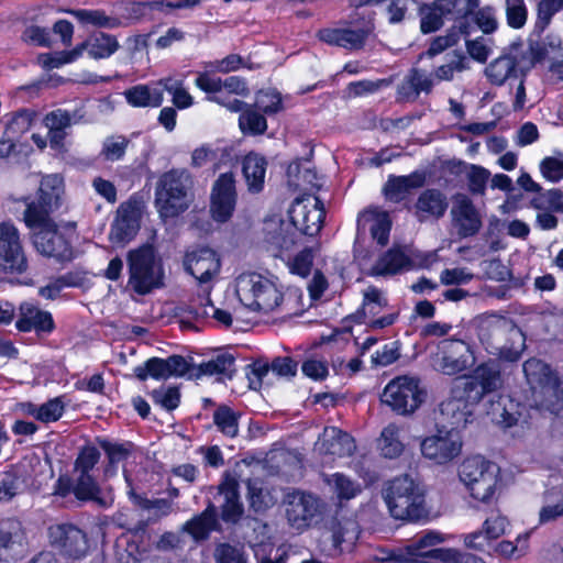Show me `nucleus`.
Returning <instances> with one entry per match:
<instances>
[{"instance_id":"f257e3e1","label":"nucleus","mask_w":563,"mask_h":563,"mask_svg":"<svg viewBox=\"0 0 563 563\" xmlns=\"http://www.w3.org/2000/svg\"><path fill=\"white\" fill-rule=\"evenodd\" d=\"M478 336L489 354L505 362H518L526 349L523 332L506 317L490 314L482 318Z\"/></svg>"},{"instance_id":"f03ea898","label":"nucleus","mask_w":563,"mask_h":563,"mask_svg":"<svg viewBox=\"0 0 563 563\" xmlns=\"http://www.w3.org/2000/svg\"><path fill=\"white\" fill-rule=\"evenodd\" d=\"M194 177L185 168L163 173L155 187V206L163 218L185 212L194 198Z\"/></svg>"},{"instance_id":"7ed1b4c3","label":"nucleus","mask_w":563,"mask_h":563,"mask_svg":"<svg viewBox=\"0 0 563 563\" xmlns=\"http://www.w3.org/2000/svg\"><path fill=\"white\" fill-rule=\"evenodd\" d=\"M382 495L395 519L418 521L428 516L423 492L408 475L386 482Z\"/></svg>"},{"instance_id":"20e7f679","label":"nucleus","mask_w":563,"mask_h":563,"mask_svg":"<svg viewBox=\"0 0 563 563\" xmlns=\"http://www.w3.org/2000/svg\"><path fill=\"white\" fill-rule=\"evenodd\" d=\"M129 286L139 295H147L164 285V269L154 246L144 244L128 252Z\"/></svg>"},{"instance_id":"39448f33","label":"nucleus","mask_w":563,"mask_h":563,"mask_svg":"<svg viewBox=\"0 0 563 563\" xmlns=\"http://www.w3.org/2000/svg\"><path fill=\"white\" fill-rule=\"evenodd\" d=\"M235 291L240 301L253 311L268 313L283 301V294L276 285L256 273L240 275Z\"/></svg>"},{"instance_id":"423d86ee","label":"nucleus","mask_w":563,"mask_h":563,"mask_svg":"<svg viewBox=\"0 0 563 563\" xmlns=\"http://www.w3.org/2000/svg\"><path fill=\"white\" fill-rule=\"evenodd\" d=\"M498 473L499 467L495 463L473 456L462 463L459 476L473 498L489 503L496 492Z\"/></svg>"},{"instance_id":"0eeeda50","label":"nucleus","mask_w":563,"mask_h":563,"mask_svg":"<svg viewBox=\"0 0 563 563\" xmlns=\"http://www.w3.org/2000/svg\"><path fill=\"white\" fill-rule=\"evenodd\" d=\"M426 397L427 393L419 386L417 378L400 376L385 387L382 401L398 415L408 416L424 402Z\"/></svg>"},{"instance_id":"6e6552de","label":"nucleus","mask_w":563,"mask_h":563,"mask_svg":"<svg viewBox=\"0 0 563 563\" xmlns=\"http://www.w3.org/2000/svg\"><path fill=\"white\" fill-rule=\"evenodd\" d=\"M431 360L437 372L449 376L463 373L475 364L470 344L459 339L440 341Z\"/></svg>"},{"instance_id":"1a4fd4ad","label":"nucleus","mask_w":563,"mask_h":563,"mask_svg":"<svg viewBox=\"0 0 563 563\" xmlns=\"http://www.w3.org/2000/svg\"><path fill=\"white\" fill-rule=\"evenodd\" d=\"M63 194V179L56 175H46L42 178L36 199L26 202L23 213L26 225H33L38 221L53 220L51 213L60 205Z\"/></svg>"},{"instance_id":"9d476101","label":"nucleus","mask_w":563,"mask_h":563,"mask_svg":"<svg viewBox=\"0 0 563 563\" xmlns=\"http://www.w3.org/2000/svg\"><path fill=\"white\" fill-rule=\"evenodd\" d=\"M445 541L442 533L428 531L412 539L408 544L395 551L390 558L394 563H430L428 559L442 562L449 560V549L434 548Z\"/></svg>"},{"instance_id":"9b49d317","label":"nucleus","mask_w":563,"mask_h":563,"mask_svg":"<svg viewBox=\"0 0 563 563\" xmlns=\"http://www.w3.org/2000/svg\"><path fill=\"white\" fill-rule=\"evenodd\" d=\"M27 267L19 230L10 222L0 223V275H21Z\"/></svg>"},{"instance_id":"f8f14e48","label":"nucleus","mask_w":563,"mask_h":563,"mask_svg":"<svg viewBox=\"0 0 563 563\" xmlns=\"http://www.w3.org/2000/svg\"><path fill=\"white\" fill-rule=\"evenodd\" d=\"M32 233L34 247L38 253L58 261H70L73 251L69 242L58 231L54 220L38 221L33 225H26Z\"/></svg>"},{"instance_id":"ddd939ff","label":"nucleus","mask_w":563,"mask_h":563,"mask_svg":"<svg viewBox=\"0 0 563 563\" xmlns=\"http://www.w3.org/2000/svg\"><path fill=\"white\" fill-rule=\"evenodd\" d=\"M477 404L476 400L471 399L466 388L455 379L450 397L440 404V415L442 420L451 426L450 430L457 431L459 428L467 424L472 408Z\"/></svg>"},{"instance_id":"4468645a","label":"nucleus","mask_w":563,"mask_h":563,"mask_svg":"<svg viewBox=\"0 0 563 563\" xmlns=\"http://www.w3.org/2000/svg\"><path fill=\"white\" fill-rule=\"evenodd\" d=\"M49 541L64 556L80 559L89 550V542L86 533L71 523H60L49 527Z\"/></svg>"},{"instance_id":"2eb2a0df","label":"nucleus","mask_w":563,"mask_h":563,"mask_svg":"<svg viewBox=\"0 0 563 563\" xmlns=\"http://www.w3.org/2000/svg\"><path fill=\"white\" fill-rule=\"evenodd\" d=\"M471 394V399L479 402L486 394L494 393L503 387L504 378L497 361L481 364L474 374L467 378L457 379Z\"/></svg>"},{"instance_id":"dca6fc26","label":"nucleus","mask_w":563,"mask_h":563,"mask_svg":"<svg viewBox=\"0 0 563 563\" xmlns=\"http://www.w3.org/2000/svg\"><path fill=\"white\" fill-rule=\"evenodd\" d=\"M422 455L437 464H446L460 455L462 439L457 431H439L421 442Z\"/></svg>"},{"instance_id":"f3484780","label":"nucleus","mask_w":563,"mask_h":563,"mask_svg":"<svg viewBox=\"0 0 563 563\" xmlns=\"http://www.w3.org/2000/svg\"><path fill=\"white\" fill-rule=\"evenodd\" d=\"M236 206L235 179L232 173L221 174L212 186L210 212L217 222H227Z\"/></svg>"},{"instance_id":"a211bd4d","label":"nucleus","mask_w":563,"mask_h":563,"mask_svg":"<svg viewBox=\"0 0 563 563\" xmlns=\"http://www.w3.org/2000/svg\"><path fill=\"white\" fill-rule=\"evenodd\" d=\"M323 506V503L312 494L294 492L287 497V519L297 529L309 527L322 512Z\"/></svg>"},{"instance_id":"6ab92c4d","label":"nucleus","mask_w":563,"mask_h":563,"mask_svg":"<svg viewBox=\"0 0 563 563\" xmlns=\"http://www.w3.org/2000/svg\"><path fill=\"white\" fill-rule=\"evenodd\" d=\"M190 371V364L180 355L167 358L152 357L143 366L134 369L135 376L144 382L148 376L155 379H167L172 376H185Z\"/></svg>"},{"instance_id":"aec40b11","label":"nucleus","mask_w":563,"mask_h":563,"mask_svg":"<svg viewBox=\"0 0 563 563\" xmlns=\"http://www.w3.org/2000/svg\"><path fill=\"white\" fill-rule=\"evenodd\" d=\"M221 267L217 253L209 247L188 251L184 257V268L199 284L209 283L219 274Z\"/></svg>"},{"instance_id":"412c9836","label":"nucleus","mask_w":563,"mask_h":563,"mask_svg":"<svg viewBox=\"0 0 563 563\" xmlns=\"http://www.w3.org/2000/svg\"><path fill=\"white\" fill-rule=\"evenodd\" d=\"M313 200L312 208L308 209L303 201L297 199L289 211L290 222L300 234L308 236H313L321 230L325 217L322 201L318 197Z\"/></svg>"},{"instance_id":"4be33fe9","label":"nucleus","mask_w":563,"mask_h":563,"mask_svg":"<svg viewBox=\"0 0 563 563\" xmlns=\"http://www.w3.org/2000/svg\"><path fill=\"white\" fill-rule=\"evenodd\" d=\"M451 214L461 238L473 236L482 228L481 217L472 200L465 195L456 196Z\"/></svg>"},{"instance_id":"5701e85b","label":"nucleus","mask_w":563,"mask_h":563,"mask_svg":"<svg viewBox=\"0 0 563 563\" xmlns=\"http://www.w3.org/2000/svg\"><path fill=\"white\" fill-rule=\"evenodd\" d=\"M298 363L289 356H277L272 363L257 361L251 366L247 374L250 387L257 390L262 387L263 379L269 371L279 377H294L297 373Z\"/></svg>"},{"instance_id":"b1692460","label":"nucleus","mask_w":563,"mask_h":563,"mask_svg":"<svg viewBox=\"0 0 563 563\" xmlns=\"http://www.w3.org/2000/svg\"><path fill=\"white\" fill-rule=\"evenodd\" d=\"M15 327L21 332L34 330L36 333H51L55 324L48 311L42 310L31 302H23L19 308Z\"/></svg>"},{"instance_id":"393cba45","label":"nucleus","mask_w":563,"mask_h":563,"mask_svg":"<svg viewBox=\"0 0 563 563\" xmlns=\"http://www.w3.org/2000/svg\"><path fill=\"white\" fill-rule=\"evenodd\" d=\"M367 31L364 29H322L317 33L318 38L329 45L339 46L349 51L361 49L367 38Z\"/></svg>"},{"instance_id":"a878e982","label":"nucleus","mask_w":563,"mask_h":563,"mask_svg":"<svg viewBox=\"0 0 563 563\" xmlns=\"http://www.w3.org/2000/svg\"><path fill=\"white\" fill-rule=\"evenodd\" d=\"M220 529L217 507L209 503L207 508L199 515L181 526V532L189 534L197 543L206 541L212 531Z\"/></svg>"},{"instance_id":"bb28decb","label":"nucleus","mask_w":563,"mask_h":563,"mask_svg":"<svg viewBox=\"0 0 563 563\" xmlns=\"http://www.w3.org/2000/svg\"><path fill=\"white\" fill-rule=\"evenodd\" d=\"M448 206V199L443 192L438 189H426L415 203V214L420 222L431 218L439 219L444 216Z\"/></svg>"},{"instance_id":"cd10ccee","label":"nucleus","mask_w":563,"mask_h":563,"mask_svg":"<svg viewBox=\"0 0 563 563\" xmlns=\"http://www.w3.org/2000/svg\"><path fill=\"white\" fill-rule=\"evenodd\" d=\"M219 493L223 495L224 503L221 506V518L225 522L236 523L243 515V505L239 496V483L232 476H225L219 485Z\"/></svg>"},{"instance_id":"c85d7f7f","label":"nucleus","mask_w":563,"mask_h":563,"mask_svg":"<svg viewBox=\"0 0 563 563\" xmlns=\"http://www.w3.org/2000/svg\"><path fill=\"white\" fill-rule=\"evenodd\" d=\"M355 449L354 439L335 427L325 428L319 442L321 452L340 457L352 455Z\"/></svg>"},{"instance_id":"c756f323","label":"nucleus","mask_w":563,"mask_h":563,"mask_svg":"<svg viewBox=\"0 0 563 563\" xmlns=\"http://www.w3.org/2000/svg\"><path fill=\"white\" fill-rule=\"evenodd\" d=\"M534 406L552 415L563 412V382L560 378L532 391Z\"/></svg>"},{"instance_id":"7c9ffc66","label":"nucleus","mask_w":563,"mask_h":563,"mask_svg":"<svg viewBox=\"0 0 563 563\" xmlns=\"http://www.w3.org/2000/svg\"><path fill=\"white\" fill-rule=\"evenodd\" d=\"M139 228L137 210L131 205H121L110 236L118 243H126L136 234Z\"/></svg>"},{"instance_id":"2f4dec72","label":"nucleus","mask_w":563,"mask_h":563,"mask_svg":"<svg viewBox=\"0 0 563 563\" xmlns=\"http://www.w3.org/2000/svg\"><path fill=\"white\" fill-rule=\"evenodd\" d=\"M234 373L235 357L230 353H222L208 362L201 363L198 366L190 365L188 377L192 379H199L205 375H221L231 379Z\"/></svg>"},{"instance_id":"473e14b6","label":"nucleus","mask_w":563,"mask_h":563,"mask_svg":"<svg viewBox=\"0 0 563 563\" xmlns=\"http://www.w3.org/2000/svg\"><path fill=\"white\" fill-rule=\"evenodd\" d=\"M433 88V76L421 69L413 68L398 87V96L404 101H416L420 92L430 93Z\"/></svg>"},{"instance_id":"72a5a7b5","label":"nucleus","mask_w":563,"mask_h":563,"mask_svg":"<svg viewBox=\"0 0 563 563\" xmlns=\"http://www.w3.org/2000/svg\"><path fill=\"white\" fill-rule=\"evenodd\" d=\"M366 225L369 227L372 239L377 245L383 247L388 243L391 221L387 212L376 209L365 211L358 219V228Z\"/></svg>"},{"instance_id":"f704fd0d","label":"nucleus","mask_w":563,"mask_h":563,"mask_svg":"<svg viewBox=\"0 0 563 563\" xmlns=\"http://www.w3.org/2000/svg\"><path fill=\"white\" fill-rule=\"evenodd\" d=\"M126 101L133 107L156 108L163 103V89L158 81L153 86L136 85L124 91Z\"/></svg>"},{"instance_id":"c9c22d12","label":"nucleus","mask_w":563,"mask_h":563,"mask_svg":"<svg viewBox=\"0 0 563 563\" xmlns=\"http://www.w3.org/2000/svg\"><path fill=\"white\" fill-rule=\"evenodd\" d=\"M410 261L399 247H391L372 266L369 274L373 276L395 275L409 266Z\"/></svg>"},{"instance_id":"e433bc0d","label":"nucleus","mask_w":563,"mask_h":563,"mask_svg":"<svg viewBox=\"0 0 563 563\" xmlns=\"http://www.w3.org/2000/svg\"><path fill=\"white\" fill-rule=\"evenodd\" d=\"M449 12V0H437L430 4L419 7L421 32L432 33L443 25V18Z\"/></svg>"},{"instance_id":"4c0bfd02","label":"nucleus","mask_w":563,"mask_h":563,"mask_svg":"<svg viewBox=\"0 0 563 563\" xmlns=\"http://www.w3.org/2000/svg\"><path fill=\"white\" fill-rule=\"evenodd\" d=\"M73 493L80 501H92L100 507H108L110 505V499L103 496L101 488L91 474H77Z\"/></svg>"},{"instance_id":"58836bf2","label":"nucleus","mask_w":563,"mask_h":563,"mask_svg":"<svg viewBox=\"0 0 563 563\" xmlns=\"http://www.w3.org/2000/svg\"><path fill=\"white\" fill-rule=\"evenodd\" d=\"M426 177L423 174L413 173L408 176H394L388 179L384 187L386 197L391 201L404 199L411 189L423 186Z\"/></svg>"},{"instance_id":"ea45409f","label":"nucleus","mask_w":563,"mask_h":563,"mask_svg":"<svg viewBox=\"0 0 563 563\" xmlns=\"http://www.w3.org/2000/svg\"><path fill=\"white\" fill-rule=\"evenodd\" d=\"M273 224V229L266 228V241L271 245L280 251H287L298 243V238L301 234L290 221H279Z\"/></svg>"},{"instance_id":"a19ab883","label":"nucleus","mask_w":563,"mask_h":563,"mask_svg":"<svg viewBox=\"0 0 563 563\" xmlns=\"http://www.w3.org/2000/svg\"><path fill=\"white\" fill-rule=\"evenodd\" d=\"M266 166V159L258 154L250 153L244 157L243 174L250 191L255 194L262 191Z\"/></svg>"},{"instance_id":"79ce46f5","label":"nucleus","mask_w":563,"mask_h":563,"mask_svg":"<svg viewBox=\"0 0 563 563\" xmlns=\"http://www.w3.org/2000/svg\"><path fill=\"white\" fill-rule=\"evenodd\" d=\"M516 57L506 54L494 59L485 69V74L493 85L501 86L506 80L517 77Z\"/></svg>"},{"instance_id":"37998d69","label":"nucleus","mask_w":563,"mask_h":563,"mask_svg":"<svg viewBox=\"0 0 563 563\" xmlns=\"http://www.w3.org/2000/svg\"><path fill=\"white\" fill-rule=\"evenodd\" d=\"M523 372L532 391L559 378L550 365L534 357L523 363Z\"/></svg>"},{"instance_id":"c03bdc74","label":"nucleus","mask_w":563,"mask_h":563,"mask_svg":"<svg viewBox=\"0 0 563 563\" xmlns=\"http://www.w3.org/2000/svg\"><path fill=\"white\" fill-rule=\"evenodd\" d=\"M287 177L289 186L297 190L319 189L320 187L317 173L308 166H302L299 161L289 164Z\"/></svg>"},{"instance_id":"a18cd8bd","label":"nucleus","mask_w":563,"mask_h":563,"mask_svg":"<svg viewBox=\"0 0 563 563\" xmlns=\"http://www.w3.org/2000/svg\"><path fill=\"white\" fill-rule=\"evenodd\" d=\"M88 55L93 59H104L112 56L120 47L117 37L112 34L98 32L88 41Z\"/></svg>"},{"instance_id":"49530a36","label":"nucleus","mask_w":563,"mask_h":563,"mask_svg":"<svg viewBox=\"0 0 563 563\" xmlns=\"http://www.w3.org/2000/svg\"><path fill=\"white\" fill-rule=\"evenodd\" d=\"M468 24L466 21H461L459 24L450 27L445 35L434 37L427 51V55L433 57L449 47L454 46L461 38L462 35L468 34Z\"/></svg>"},{"instance_id":"de8ad7c7","label":"nucleus","mask_w":563,"mask_h":563,"mask_svg":"<svg viewBox=\"0 0 563 563\" xmlns=\"http://www.w3.org/2000/svg\"><path fill=\"white\" fill-rule=\"evenodd\" d=\"M70 13L84 24H91L96 27L117 29L124 25L122 20L117 16L106 14L103 10H73Z\"/></svg>"},{"instance_id":"09e8293b","label":"nucleus","mask_w":563,"mask_h":563,"mask_svg":"<svg viewBox=\"0 0 563 563\" xmlns=\"http://www.w3.org/2000/svg\"><path fill=\"white\" fill-rule=\"evenodd\" d=\"M100 448L108 457V465L104 467V475L112 476L117 472V464L126 460L132 451V443H112L107 440L99 442Z\"/></svg>"},{"instance_id":"8fccbe9b","label":"nucleus","mask_w":563,"mask_h":563,"mask_svg":"<svg viewBox=\"0 0 563 563\" xmlns=\"http://www.w3.org/2000/svg\"><path fill=\"white\" fill-rule=\"evenodd\" d=\"M378 449L388 459L398 457L404 451V444L399 438V428L396 424H388L383 429L378 439Z\"/></svg>"},{"instance_id":"3c124183","label":"nucleus","mask_w":563,"mask_h":563,"mask_svg":"<svg viewBox=\"0 0 563 563\" xmlns=\"http://www.w3.org/2000/svg\"><path fill=\"white\" fill-rule=\"evenodd\" d=\"M459 165L463 166L466 174L468 190L473 195L483 196L486 190L487 181L490 177V172L483 166L466 164L464 162H459Z\"/></svg>"},{"instance_id":"603ef678","label":"nucleus","mask_w":563,"mask_h":563,"mask_svg":"<svg viewBox=\"0 0 563 563\" xmlns=\"http://www.w3.org/2000/svg\"><path fill=\"white\" fill-rule=\"evenodd\" d=\"M37 113L30 109H20L12 114L5 125L4 134L11 137H19L30 130Z\"/></svg>"},{"instance_id":"864d4df0","label":"nucleus","mask_w":563,"mask_h":563,"mask_svg":"<svg viewBox=\"0 0 563 563\" xmlns=\"http://www.w3.org/2000/svg\"><path fill=\"white\" fill-rule=\"evenodd\" d=\"M158 86H162L163 92L167 91L173 96V103L178 109H186L192 104V97L183 87V81L167 77L159 79Z\"/></svg>"},{"instance_id":"5fc2aeb1","label":"nucleus","mask_w":563,"mask_h":563,"mask_svg":"<svg viewBox=\"0 0 563 563\" xmlns=\"http://www.w3.org/2000/svg\"><path fill=\"white\" fill-rule=\"evenodd\" d=\"M213 558L217 563H247L244 545L240 543H218L214 548Z\"/></svg>"},{"instance_id":"6e6d98bb","label":"nucleus","mask_w":563,"mask_h":563,"mask_svg":"<svg viewBox=\"0 0 563 563\" xmlns=\"http://www.w3.org/2000/svg\"><path fill=\"white\" fill-rule=\"evenodd\" d=\"M23 539L21 522L15 518H7L0 522V547L10 549Z\"/></svg>"},{"instance_id":"4d7b16f0","label":"nucleus","mask_w":563,"mask_h":563,"mask_svg":"<svg viewBox=\"0 0 563 563\" xmlns=\"http://www.w3.org/2000/svg\"><path fill=\"white\" fill-rule=\"evenodd\" d=\"M327 482L336 494L339 499L349 500L354 498L361 492L358 484L341 473L331 475Z\"/></svg>"},{"instance_id":"13d9d810","label":"nucleus","mask_w":563,"mask_h":563,"mask_svg":"<svg viewBox=\"0 0 563 563\" xmlns=\"http://www.w3.org/2000/svg\"><path fill=\"white\" fill-rule=\"evenodd\" d=\"M80 119L81 115H77L76 112L70 113L66 110L57 109L48 112L44 117L43 123L47 130L66 131L71 124L78 123Z\"/></svg>"},{"instance_id":"bf43d9fd","label":"nucleus","mask_w":563,"mask_h":563,"mask_svg":"<svg viewBox=\"0 0 563 563\" xmlns=\"http://www.w3.org/2000/svg\"><path fill=\"white\" fill-rule=\"evenodd\" d=\"M507 24L512 29H521L528 18L525 0H505Z\"/></svg>"},{"instance_id":"052dcab7","label":"nucleus","mask_w":563,"mask_h":563,"mask_svg":"<svg viewBox=\"0 0 563 563\" xmlns=\"http://www.w3.org/2000/svg\"><path fill=\"white\" fill-rule=\"evenodd\" d=\"M563 10V0H540L538 3V16L536 30L543 32L554 14Z\"/></svg>"},{"instance_id":"680f3d73","label":"nucleus","mask_w":563,"mask_h":563,"mask_svg":"<svg viewBox=\"0 0 563 563\" xmlns=\"http://www.w3.org/2000/svg\"><path fill=\"white\" fill-rule=\"evenodd\" d=\"M213 421L223 434L229 437L238 434V418L229 407L220 406L213 413Z\"/></svg>"},{"instance_id":"e2e57ef3","label":"nucleus","mask_w":563,"mask_h":563,"mask_svg":"<svg viewBox=\"0 0 563 563\" xmlns=\"http://www.w3.org/2000/svg\"><path fill=\"white\" fill-rule=\"evenodd\" d=\"M246 486L250 507L255 512L266 510L269 507V496L264 492L262 483L258 479H249Z\"/></svg>"},{"instance_id":"0e129e2a","label":"nucleus","mask_w":563,"mask_h":563,"mask_svg":"<svg viewBox=\"0 0 563 563\" xmlns=\"http://www.w3.org/2000/svg\"><path fill=\"white\" fill-rule=\"evenodd\" d=\"M239 124L244 133L251 134H262L267 129L264 115L250 109L241 113Z\"/></svg>"},{"instance_id":"69168bd1","label":"nucleus","mask_w":563,"mask_h":563,"mask_svg":"<svg viewBox=\"0 0 563 563\" xmlns=\"http://www.w3.org/2000/svg\"><path fill=\"white\" fill-rule=\"evenodd\" d=\"M387 306V299L383 296V292L374 287L369 286L364 291L363 300V313L365 316L374 317L380 312V310Z\"/></svg>"},{"instance_id":"338daca9","label":"nucleus","mask_w":563,"mask_h":563,"mask_svg":"<svg viewBox=\"0 0 563 563\" xmlns=\"http://www.w3.org/2000/svg\"><path fill=\"white\" fill-rule=\"evenodd\" d=\"M151 396L156 405L168 411L176 409L180 402V393L177 387H161L154 389Z\"/></svg>"},{"instance_id":"774afa93","label":"nucleus","mask_w":563,"mask_h":563,"mask_svg":"<svg viewBox=\"0 0 563 563\" xmlns=\"http://www.w3.org/2000/svg\"><path fill=\"white\" fill-rule=\"evenodd\" d=\"M129 140L122 135L107 137L103 142L101 155L107 161H118L123 157Z\"/></svg>"}]
</instances>
